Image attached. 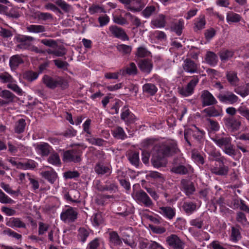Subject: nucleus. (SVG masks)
<instances>
[{
    "mask_svg": "<svg viewBox=\"0 0 249 249\" xmlns=\"http://www.w3.org/2000/svg\"><path fill=\"white\" fill-rule=\"evenodd\" d=\"M212 140L226 155L234 159L237 152L234 145L231 143V138L230 136H226L224 133L217 134L213 138Z\"/></svg>",
    "mask_w": 249,
    "mask_h": 249,
    "instance_id": "1",
    "label": "nucleus"
},
{
    "mask_svg": "<svg viewBox=\"0 0 249 249\" xmlns=\"http://www.w3.org/2000/svg\"><path fill=\"white\" fill-rule=\"evenodd\" d=\"M209 156L212 158L211 160L219 162L221 165L219 167H212L210 171L212 174L217 176H227L229 172V167L224 164V160L225 159L224 156H221V154L219 151L216 149H213L208 152Z\"/></svg>",
    "mask_w": 249,
    "mask_h": 249,
    "instance_id": "2",
    "label": "nucleus"
},
{
    "mask_svg": "<svg viewBox=\"0 0 249 249\" xmlns=\"http://www.w3.org/2000/svg\"><path fill=\"white\" fill-rule=\"evenodd\" d=\"M183 159L175 158L173 161L171 171L181 175H187L193 172L194 169L191 165L183 162Z\"/></svg>",
    "mask_w": 249,
    "mask_h": 249,
    "instance_id": "3",
    "label": "nucleus"
},
{
    "mask_svg": "<svg viewBox=\"0 0 249 249\" xmlns=\"http://www.w3.org/2000/svg\"><path fill=\"white\" fill-rule=\"evenodd\" d=\"M159 153L166 157L172 156L179 152V150L177 146V143L175 141L166 142L160 144L157 149Z\"/></svg>",
    "mask_w": 249,
    "mask_h": 249,
    "instance_id": "4",
    "label": "nucleus"
},
{
    "mask_svg": "<svg viewBox=\"0 0 249 249\" xmlns=\"http://www.w3.org/2000/svg\"><path fill=\"white\" fill-rule=\"evenodd\" d=\"M43 82L47 87L51 89H54L57 87L66 88L68 83L60 77H51L45 75L43 77Z\"/></svg>",
    "mask_w": 249,
    "mask_h": 249,
    "instance_id": "5",
    "label": "nucleus"
},
{
    "mask_svg": "<svg viewBox=\"0 0 249 249\" xmlns=\"http://www.w3.org/2000/svg\"><path fill=\"white\" fill-rule=\"evenodd\" d=\"M199 81V78L198 76H193L192 79L185 87H179L178 88L179 93L184 97L191 95L194 93L195 88L198 83Z\"/></svg>",
    "mask_w": 249,
    "mask_h": 249,
    "instance_id": "6",
    "label": "nucleus"
},
{
    "mask_svg": "<svg viewBox=\"0 0 249 249\" xmlns=\"http://www.w3.org/2000/svg\"><path fill=\"white\" fill-rule=\"evenodd\" d=\"M134 199L140 204L150 208L153 203L148 195L142 190L137 191L133 194Z\"/></svg>",
    "mask_w": 249,
    "mask_h": 249,
    "instance_id": "7",
    "label": "nucleus"
},
{
    "mask_svg": "<svg viewBox=\"0 0 249 249\" xmlns=\"http://www.w3.org/2000/svg\"><path fill=\"white\" fill-rule=\"evenodd\" d=\"M81 151L79 149L73 148L64 152L63 160L66 162H78L81 161Z\"/></svg>",
    "mask_w": 249,
    "mask_h": 249,
    "instance_id": "8",
    "label": "nucleus"
},
{
    "mask_svg": "<svg viewBox=\"0 0 249 249\" xmlns=\"http://www.w3.org/2000/svg\"><path fill=\"white\" fill-rule=\"evenodd\" d=\"M16 41L18 43L16 47L17 49L22 50H28L31 42L34 41L35 38L31 36L18 35L16 37Z\"/></svg>",
    "mask_w": 249,
    "mask_h": 249,
    "instance_id": "9",
    "label": "nucleus"
},
{
    "mask_svg": "<svg viewBox=\"0 0 249 249\" xmlns=\"http://www.w3.org/2000/svg\"><path fill=\"white\" fill-rule=\"evenodd\" d=\"M166 242L172 249H184L185 247V243L175 234H172L167 237Z\"/></svg>",
    "mask_w": 249,
    "mask_h": 249,
    "instance_id": "10",
    "label": "nucleus"
},
{
    "mask_svg": "<svg viewBox=\"0 0 249 249\" xmlns=\"http://www.w3.org/2000/svg\"><path fill=\"white\" fill-rule=\"evenodd\" d=\"M183 71L188 73H197L199 71V67L198 64L190 58H186L183 61L182 65Z\"/></svg>",
    "mask_w": 249,
    "mask_h": 249,
    "instance_id": "11",
    "label": "nucleus"
},
{
    "mask_svg": "<svg viewBox=\"0 0 249 249\" xmlns=\"http://www.w3.org/2000/svg\"><path fill=\"white\" fill-rule=\"evenodd\" d=\"M205 134V133L203 130H200L198 127L194 126V128L190 129L185 131L184 138L187 143L191 145V143L188 139L189 135H192L195 139L198 141H200L203 138Z\"/></svg>",
    "mask_w": 249,
    "mask_h": 249,
    "instance_id": "12",
    "label": "nucleus"
},
{
    "mask_svg": "<svg viewBox=\"0 0 249 249\" xmlns=\"http://www.w3.org/2000/svg\"><path fill=\"white\" fill-rule=\"evenodd\" d=\"M200 99L203 107L211 106L215 105L217 101L213 95L208 90L201 91Z\"/></svg>",
    "mask_w": 249,
    "mask_h": 249,
    "instance_id": "13",
    "label": "nucleus"
},
{
    "mask_svg": "<svg viewBox=\"0 0 249 249\" xmlns=\"http://www.w3.org/2000/svg\"><path fill=\"white\" fill-rule=\"evenodd\" d=\"M77 216V213L75 209L72 207H69L61 213L60 218L65 222H72L76 219Z\"/></svg>",
    "mask_w": 249,
    "mask_h": 249,
    "instance_id": "14",
    "label": "nucleus"
},
{
    "mask_svg": "<svg viewBox=\"0 0 249 249\" xmlns=\"http://www.w3.org/2000/svg\"><path fill=\"white\" fill-rule=\"evenodd\" d=\"M217 97L221 102L231 105L237 103L239 100L238 96L231 91H227L224 94H220Z\"/></svg>",
    "mask_w": 249,
    "mask_h": 249,
    "instance_id": "15",
    "label": "nucleus"
},
{
    "mask_svg": "<svg viewBox=\"0 0 249 249\" xmlns=\"http://www.w3.org/2000/svg\"><path fill=\"white\" fill-rule=\"evenodd\" d=\"M37 153L42 157H46L51 153L52 147L47 142H41L34 144Z\"/></svg>",
    "mask_w": 249,
    "mask_h": 249,
    "instance_id": "16",
    "label": "nucleus"
},
{
    "mask_svg": "<svg viewBox=\"0 0 249 249\" xmlns=\"http://www.w3.org/2000/svg\"><path fill=\"white\" fill-rule=\"evenodd\" d=\"M180 189L187 196L193 195L196 191L193 182L186 179L181 180Z\"/></svg>",
    "mask_w": 249,
    "mask_h": 249,
    "instance_id": "17",
    "label": "nucleus"
},
{
    "mask_svg": "<svg viewBox=\"0 0 249 249\" xmlns=\"http://www.w3.org/2000/svg\"><path fill=\"white\" fill-rule=\"evenodd\" d=\"M109 31L111 36L121 39L123 40L128 39V37L123 29L116 25H112L109 27Z\"/></svg>",
    "mask_w": 249,
    "mask_h": 249,
    "instance_id": "18",
    "label": "nucleus"
},
{
    "mask_svg": "<svg viewBox=\"0 0 249 249\" xmlns=\"http://www.w3.org/2000/svg\"><path fill=\"white\" fill-rule=\"evenodd\" d=\"M157 152L155 153L151 158V163L155 168L165 167L167 164V160L165 156L160 155L159 151L156 149Z\"/></svg>",
    "mask_w": 249,
    "mask_h": 249,
    "instance_id": "19",
    "label": "nucleus"
},
{
    "mask_svg": "<svg viewBox=\"0 0 249 249\" xmlns=\"http://www.w3.org/2000/svg\"><path fill=\"white\" fill-rule=\"evenodd\" d=\"M121 118L126 124H133L137 120L135 116L129 110L127 106H124L122 108Z\"/></svg>",
    "mask_w": 249,
    "mask_h": 249,
    "instance_id": "20",
    "label": "nucleus"
},
{
    "mask_svg": "<svg viewBox=\"0 0 249 249\" xmlns=\"http://www.w3.org/2000/svg\"><path fill=\"white\" fill-rule=\"evenodd\" d=\"M225 125L231 131L238 130L241 126V122L234 117H225L223 119Z\"/></svg>",
    "mask_w": 249,
    "mask_h": 249,
    "instance_id": "21",
    "label": "nucleus"
},
{
    "mask_svg": "<svg viewBox=\"0 0 249 249\" xmlns=\"http://www.w3.org/2000/svg\"><path fill=\"white\" fill-rule=\"evenodd\" d=\"M97 189L99 191H108L110 193H114L118 191V186L114 181L107 180L105 182V184L98 185Z\"/></svg>",
    "mask_w": 249,
    "mask_h": 249,
    "instance_id": "22",
    "label": "nucleus"
},
{
    "mask_svg": "<svg viewBox=\"0 0 249 249\" xmlns=\"http://www.w3.org/2000/svg\"><path fill=\"white\" fill-rule=\"evenodd\" d=\"M158 212L168 220H172L176 215L175 208L170 206L160 207Z\"/></svg>",
    "mask_w": 249,
    "mask_h": 249,
    "instance_id": "23",
    "label": "nucleus"
},
{
    "mask_svg": "<svg viewBox=\"0 0 249 249\" xmlns=\"http://www.w3.org/2000/svg\"><path fill=\"white\" fill-rule=\"evenodd\" d=\"M26 30L28 32L34 33V34H40L42 33L41 35V37L48 36L46 34L43 33L46 31V28L44 26L42 25H36L31 24L27 26Z\"/></svg>",
    "mask_w": 249,
    "mask_h": 249,
    "instance_id": "24",
    "label": "nucleus"
},
{
    "mask_svg": "<svg viewBox=\"0 0 249 249\" xmlns=\"http://www.w3.org/2000/svg\"><path fill=\"white\" fill-rule=\"evenodd\" d=\"M165 16L160 14L151 21V25L154 28H164L166 25Z\"/></svg>",
    "mask_w": 249,
    "mask_h": 249,
    "instance_id": "25",
    "label": "nucleus"
},
{
    "mask_svg": "<svg viewBox=\"0 0 249 249\" xmlns=\"http://www.w3.org/2000/svg\"><path fill=\"white\" fill-rule=\"evenodd\" d=\"M22 55L16 54L10 58L9 65L12 70H16L19 65L24 63Z\"/></svg>",
    "mask_w": 249,
    "mask_h": 249,
    "instance_id": "26",
    "label": "nucleus"
},
{
    "mask_svg": "<svg viewBox=\"0 0 249 249\" xmlns=\"http://www.w3.org/2000/svg\"><path fill=\"white\" fill-rule=\"evenodd\" d=\"M109 242L111 247H117L122 244V241L118 234L114 231L109 232Z\"/></svg>",
    "mask_w": 249,
    "mask_h": 249,
    "instance_id": "27",
    "label": "nucleus"
},
{
    "mask_svg": "<svg viewBox=\"0 0 249 249\" xmlns=\"http://www.w3.org/2000/svg\"><path fill=\"white\" fill-rule=\"evenodd\" d=\"M203 112L209 117H216L223 115V110L221 107L216 108L214 107H212L205 108Z\"/></svg>",
    "mask_w": 249,
    "mask_h": 249,
    "instance_id": "28",
    "label": "nucleus"
},
{
    "mask_svg": "<svg viewBox=\"0 0 249 249\" xmlns=\"http://www.w3.org/2000/svg\"><path fill=\"white\" fill-rule=\"evenodd\" d=\"M139 67L143 72L149 73L153 68V64L150 60L143 59L139 62Z\"/></svg>",
    "mask_w": 249,
    "mask_h": 249,
    "instance_id": "29",
    "label": "nucleus"
},
{
    "mask_svg": "<svg viewBox=\"0 0 249 249\" xmlns=\"http://www.w3.org/2000/svg\"><path fill=\"white\" fill-rule=\"evenodd\" d=\"M184 28V21L182 19L173 22L171 24V29L175 32L178 36H180Z\"/></svg>",
    "mask_w": 249,
    "mask_h": 249,
    "instance_id": "30",
    "label": "nucleus"
},
{
    "mask_svg": "<svg viewBox=\"0 0 249 249\" xmlns=\"http://www.w3.org/2000/svg\"><path fill=\"white\" fill-rule=\"evenodd\" d=\"M142 91L145 94L153 96L157 93L158 88L152 83H146L142 86Z\"/></svg>",
    "mask_w": 249,
    "mask_h": 249,
    "instance_id": "31",
    "label": "nucleus"
},
{
    "mask_svg": "<svg viewBox=\"0 0 249 249\" xmlns=\"http://www.w3.org/2000/svg\"><path fill=\"white\" fill-rule=\"evenodd\" d=\"M18 168L23 170L34 169L37 166V163L32 160H27L23 162H18Z\"/></svg>",
    "mask_w": 249,
    "mask_h": 249,
    "instance_id": "32",
    "label": "nucleus"
},
{
    "mask_svg": "<svg viewBox=\"0 0 249 249\" xmlns=\"http://www.w3.org/2000/svg\"><path fill=\"white\" fill-rule=\"evenodd\" d=\"M41 176L51 184H53L58 178L57 174L54 170L42 172Z\"/></svg>",
    "mask_w": 249,
    "mask_h": 249,
    "instance_id": "33",
    "label": "nucleus"
},
{
    "mask_svg": "<svg viewBox=\"0 0 249 249\" xmlns=\"http://www.w3.org/2000/svg\"><path fill=\"white\" fill-rule=\"evenodd\" d=\"M94 171L98 175L110 174L111 171L110 167L104 165L102 162L97 163L94 167Z\"/></svg>",
    "mask_w": 249,
    "mask_h": 249,
    "instance_id": "34",
    "label": "nucleus"
},
{
    "mask_svg": "<svg viewBox=\"0 0 249 249\" xmlns=\"http://www.w3.org/2000/svg\"><path fill=\"white\" fill-rule=\"evenodd\" d=\"M8 226L11 228H26V224L19 218L12 217L10 218Z\"/></svg>",
    "mask_w": 249,
    "mask_h": 249,
    "instance_id": "35",
    "label": "nucleus"
},
{
    "mask_svg": "<svg viewBox=\"0 0 249 249\" xmlns=\"http://www.w3.org/2000/svg\"><path fill=\"white\" fill-rule=\"evenodd\" d=\"M90 232L89 229H87L84 227L80 228L78 230V240L82 243H85L89 236Z\"/></svg>",
    "mask_w": 249,
    "mask_h": 249,
    "instance_id": "36",
    "label": "nucleus"
},
{
    "mask_svg": "<svg viewBox=\"0 0 249 249\" xmlns=\"http://www.w3.org/2000/svg\"><path fill=\"white\" fill-rule=\"evenodd\" d=\"M205 61L209 65L214 66L218 62V57L213 52L209 51L206 54Z\"/></svg>",
    "mask_w": 249,
    "mask_h": 249,
    "instance_id": "37",
    "label": "nucleus"
},
{
    "mask_svg": "<svg viewBox=\"0 0 249 249\" xmlns=\"http://www.w3.org/2000/svg\"><path fill=\"white\" fill-rule=\"evenodd\" d=\"M242 17L238 14L232 11H229L227 13L226 20L228 23H237L240 21Z\"/></svg>",
    "mask_w": 249,
    "mask_h": 249,
    "instance_id": "38",
    "label": "nucleus"
},
{
    "mask_svg": "<svg viewBox=\"0 0 249 249\" xmlns=\"http://www.w3.org/2000/svg\"><path fill=\"white\" fill-rule=\"evenodd\" d=\"M113 136L117 139L124 140L127 138L124 130L121 126H117L112 130Z\"/></svg>",
    "mask_w": 249,
    "mask_h": 249,
    "instance_id": "39",
    "label": "nucleus"
},
{
    "mask_svg": "<svg viewBox=\"0 0 249 249\" xmlns=\"http://www.w3.org/2000/svg\"><path fill=\"white\" fill-rule=\"evenodd\" d=\"M182 209L188 215L193 213L196 209V204L193 202H185L183 204Z\"/></svg>",
    "mask_w": 249,
    "mask_h": 249,
    "instance_id": "40",
    "label": "nucleus"
},
{
    "mask_svg": "<svg viewBox=\"0 0 249 249\" xmlns=\"http://www.w3.org/2000/svg\"><path fill=\"white\" fill-rule=\"evenodd\" d=\"M205 16L201 15L196 19L194 26V31L197 32L205 28L206 25Z\"/></svg>",
    "mask_w": 249,
    "mask_h": 249,
    "instance_id": "41",
    "label": "nucleus"
},
{
    "mask_svg": "<svg viewBox=\"0 0 249 249\" xmlns=\"http://www.w3.org/2000/svg\"><path fill=\"white\" fill-rule=\"evenodd\" d=\"M226 77L230 84L233 86H236L239 81L236 72L234 71H229L227 72Z\"/></svg>",
    "mask_w": 249,
    "mask_h": 249,
    "instance_id": "42",
    "label": "nucleus"
},
{
    "mask_svg": "<svg viewBox=\"0 0 249 249\" xmlns=\"http://www.w3.org/2000/svg\"><path fill=\"white\" fill-rule=\"evenodd\" d=\"M234 91L242 97H245L249 94V85L238 86L234 89Z\"/></svg>",
    "mask_w": 249,
    "mask_h": 249,
    "instance_id": "43",
    "label": "nucleus"
},
{
    "mask_svg": "<svg viewBox=\"0 0 249 249\" xmlns=\"http://www.w3.org/2000/svg\"><path fill=\"white\" fill-rule=\"evenodd\" d=\"M0 96L5 99L8 104L14 101L16 96L8 90L4 89L0 92Z\"/></svg>",
    "mask_w": 249,
    "mask_h": 249,
    "instance_id": "44",
    "label": "nucleus"
},
{
    "mask_svg": "<svg viewBox=\"0 0 249 249\" xmlns=\"http://www.w3.org/2000/svg\"><path fill=\"white\" fill-rule=\"evenodd\" d=\"M85 137L86 141L92 145L102 146L106 143V141L103 139L89 137L88 135H85Z\"/></svg>",
    "mask_w": 249,
    "mask_h": 249,
    "instance_id": "45",
    "label": "nucleus"
},
{
    "mask_svg": "<svg viewBox=\"0 0 249 249\" xmlns=\"http://www.w3.org/2000/svg\"><path fill=\"white\" fill-rule=\"evenodd\" d=\"M157 13V9L155 6H147L142 12V15L145 18H149L151 16Z\"/></svg>",
    "mask_w": 249,
    "mask_h": 249,
    "instance_id": "46",
    "label": "nucleus"
},
{
    "mask_svg": "<svg viewBox=\"0 0 249 249\" xmlns=\"http://www.w3.org/2000/svg\"><path fill=\"white\" fill-rule=\"evenodd\" d=\"M143 8V4L140 0H134L130 4L128 9L132 12H139Z\"/></svg>",
    "mask_w": 249,
    "mask_h": 249,
    "instance_id": "47",
    "label": "nucleus"
},
{
    "mask_svg": "<svg viewBox=\"0 0 249 249\" xmlns=\"http://www.w3.org/2000/svg\"><path fill=\"white\" fill-rule=\"evenodd\" d=\"M26 124L25 120L23 119H20L15 125V132L18 134H20L23 132Z\"/></svg>",
    "mask_w": 249,
    "mask_h": 249,
    "instance_id": "48",
    "label": "nucleus"
},
{
    "mask_svg": "<svg viewBox=\"0 0 249 249\" xmlns=\"http://www.w3.org/2000/svg\"><path fill=\"white\" fill-rule=\"evenodd\" d=\"M48 162L54 166H59L61 165V160L58 154L56 153L51 154L48 158Z\"/></svg>",
    "mask_w": 249,
    "mask_h": 249,
    "instance_id": "49",
    "label": "nucleus"
},
{
    "mask_svg": "<svg viewBox=\"0 0 249 249\" xmlns=\"http://www.w3.org/2000/svg\"><path fill=\"white\" fill-rule=\"evenodd\" d=\"M234 52L232 50H224L219 54L220 59L222 61H226L232 57Z\"/></svg>",
    "mask_w": 249,
    "mask_h": 249,
    "instance_id": "50",
    "label": "nucleus"
},
{
    "mask_svg": "<svg viewBox=\"0 0 249 249\" xmlns=\"http://www.w3.org/2000/svg\"><path fill=\"white\" fill-rule=\"evenodd\" d=\"M15 82L13 77L8 72H5L0 73V82L3 84H9Z\"/></svg>",
    "mask_w": 249,
    "mask_h": 249,
    "instance_id": "51",
    "label": "nucleus"
},
{
    "mask_svg": "<svg viewBox=\"0 0 249 249\" xmlns=\"http://www.w3.org/2000/svg\"><path fill=\"white\" fill-rule=\"evenodd\" d=\"M89 12L91 15H94L98 13H105L106 12L103 7L95 4H93L89 7Z\"/></svg>",
    "mask_w": 249,
    "mask_h": 249,
    "instance_id": "52",
    "label": "nucleus"
},
{
    "mask_svg": "<svg viewBox=\"0 0 249 249\" xmlns=\"http://www.w3.org/2000/svg\"><path fill=\"white\" fill-rule=\"evenodd\" d=\"M206 121L208 123V126L211 131H217L219 130L220 125L217 121L210 118H207Z\"/></svg>",
    "mask_w": 249,
    "mask_h": 249,
    "instance_id": "53",
    "label": "nucleus"
},
{
    "mask_svg": "<svg viewBox=\"0 0 249 249\" xmlns=\"http://www.w3.org/2000/svg\"><path fill=\"white\" fill-rule=\"evenodd\" d=\"M27 177L30 181V184L31 185L32 190L36 191L38 189L39 184L38 180L34 176L30 175L29 174H27Z\"/></svg>",
    "mask_w": 249,
    "mask_h": 249,
    "instance_id": "54",
    "label": "nucleus"
},
{
    "mask_svg": "<svg viewBox=\"0 0 249 249\" xmlns=\"http://www.w3.org/2000/svg\"><path fill=\"white\" fill-rule=\"evenodd\" d=\"M117 49L120 53L124 55L130 54L132 50V47L130 46L125 44L118 45L117 46Z\"/></svg>",
    "mask_w": 249,
    "mask_h": 249,
    "instance_id": "55",
    "label": "nucleus"
},
{
    "mask_svg": "<svg viewBox=\"0 0 249 249\" xmlns=\"http://www.w3.org/2000/svg\"><path fill=\"white\" fill-rule=\"evenodd\" d=\"M151 53L144 47L141 46L137 48L136 55L140 57H145L150 55Z\"/></svg>",
    "mask_w": 249,
    "mask_h": 249,
    "instance_id": "56",
    "label": "nucleus"
},
{
    "mask_svg": "<svg viewBox=\"0 0 249 249\" xmlns=\"http://www.w3.org/2000/svg\"><path fill=\"white\" fill-rule=\"evenodd\" d=\"M0 186L2 188L6 193L11 195H16L18 196V195L19 191H14L12 189L10 185L8 184H6L4 182H1Z\"/></svg>",
    "mask_w": 249,
    "mask_h": 249,
    "instance_id": "57",
    "label": "nucleus"
},
{
    "mask_svg": "<svg viewBox=\"0 0 249 249\" xmlns=\"http://www.w3.org/2000/svg\"><path fill=\"white\" fill-rule=\"evenodd\" d=\"M0 202L2 204H12L14 201L0 189Z\"/></svg>",
    "mask_w": 249,
    "mask_h": 249,
    "instance_id": "58",
    "label": "nucleus"
},
{
    "mask_svg": "<svg viewBox=\"0 0 249 249\" xmlns=\"http://www.w3.org/2000/svg\"><path fill=\"white\" fill-rule=\"evenodd\" d=\"M39 73L33 71H28L24 75L25 78L28 81L32 82L36 79L38 77Z\"/></svg>",
    "mask_w": 249,
    "mask_h": 249,
    "instance_id": "59",
    "label": "nucleus"
},
{
    "mask_svg": "<svg viewBox=\"0 0 249 249\" xmlns=\"http://www.w3.org/2000/svg\"><path fill=\"white\" fill-rule=\"evenodd\" d=\"M189 223L190 225L194 226L198 229H201L204 225L203 220L199 217L191 219Z\"/></svg>",
    "mask_w": 249,
    "mask_h": 249,
    "instance_id": "60",
    "label": "nucleus"
},
{
    "mask_svg": "<svg viewBox=\"0 0 249 249\" xmlns=\"http://www.w3.org/2000/svg\"><path fill=\"white\" fill-rule=\"evenodd\" d=\"M7 87L12 90L15 93L19 95H22L23 93V91L22 89L16 84L15 83V82H11L8 84H7Z\"/></svg>",
    "mask_w": 249,
    "mask_h": 249,
    "instance_id": "61",
    "label": "nucleus"
},
{
    "mask_svg": "<svg viewBox=\"0 0 249 249\" xmlns=\"http://www.w3.org/2000/svg\"><path fill=\"white\" fill-rule=\"evenodd\" d=\"M56 5L59 6L64 11L68 12L70 9V6L63 0H53Z\"/></svg>",
    "mask_w": 249,
    "mask_h": 249,
    "instance_id": "62",
    "label": "nucleus"
},
{
    "mask_svg": "<svg viewBox=\"0 0 249 249\" xmlns=\"http://www.w3.org/2000/svg\"><path fill=\"white\" fill-rule=\"evenodd\" d=\"M37 16L39 19L43 21L52 20L53 19V15L47 12H38Z\"/></svg>",
    "mask_w": 249,
    "mask_h": 249,
    "instance_id": "63",
    "label": "nucleus"
},
{
    "mask_svg": "<svg viewBox=\"0 0 249 249\" xmlns=\"http://www.w3.org/2000/svg\"><path fill=\"white\" fill-rule=\"evenodd\" d=\"M129 160L131 164L138 166L139 163V154L138 152H135L129 156Z\"/></svg>",
    "mask_w": 249,
    "mask_h": 249,
    "instance_id": "64",
    "label": "nucleus"
}]
</instances>
